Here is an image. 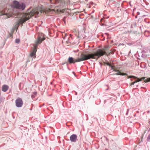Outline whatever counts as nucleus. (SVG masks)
<instances>
[{"instance_id":"obj_1","label":"nucleus","mask_w":150,"mask_h":150,"mask_svg":"<svg viewBox=\"0 0 150 150\" xmlns=\"http://www.w3.org/2000/svg\"><path fill=\"white\" fill-rule=\"evenodd\" d=\"M104 54L107 55L103 49H99L93 53H89L86 52L85 54H81L80 57L78 59H75L72 57H69L68 61L70 64H74L76 62H78L87 60L90 59H98L99 58Z\"/></svg>"},{"instance_id":"obj_2","label":"nucleus","mask_w":150,"mask_h":150,"mask_svg":"<svg viewBox=\"0 0 150 150\" xmlns=\"http://www.w3.org/2000/svg\"><path fill=\"white\" fill-rule=\"evenodd\" d=\"M27 13L20 14V16L21 18L18 21L19 24L22 25L24 22L34 15H35V17L36 18L39 13V10L37 8L33 9L31 11H30V9H29Z\"/></svg>"},{"instance_id":"obj_3","label":"nucleus","mask_w":150,"mask_h":150,"mask_svg":"<svg viewBox=\"0 0 150 150\" xmlns=\"http://www.w3.org/2000/svg\"><path fill=\"white\" fill-rule=\"evenodd\" d=\"M12 7L14 8L23 11L25 9L26 6L23 3L19 2L16 1H14L12 5Z\"/></svg>"},{"instance_id":"obj_4","label":"nucleus","mask_w":150,"mask_h":150,"mask_svg":"<svg viewBox=\"0 0 150 150\" xmlns=\"http://www.w3.org/2000/svg\"><path fill=\"white\" fill-rule=\"evenodd\" d=\"M45 38H43V35L41 34L38 35L37 40L36 41V44L33 45V52L36 53L37 50V47L38 44L41 43L42 41L45 39Z\"/></svg>"},{"instance_id":"obj_5","label":"nucleus","mask_w":150,"mask_h":150,"mask_svg":"<svg viewBox=\"0 0 150 150\" xmlns=\"http://www.w3.org/2000/svg\"><path fill=\"white\" fill-rule=\"evenodd\" d=\"M9 11V12H8V13H6L5 11L4 12L3 11H0V16L6 15L7 16V18H8L11 17L13 15H14L15 14H16V15H15V16H19L20 13H14V10L13 12L12 11L11 12H10L9 10L8 11Z\"/></svg>"},{"instance_id":"obj_6","label":"nucleus","mask_w":150,"mask_h":150,"mask_svg":"<svg viewBox=\"0 0 150 150\" xmlns=\"http://www.w3.org/2000/svg\"><path fill=\"white\" fill-rule=\"evenodd\" d=\"M54 8L55 6L54 5H48L47 6V7L44 10L41 11V13H42V12L46 13L55 12V11L53 9Z\"/></svg>"},{"instance_id":"obj_7","label":"nucleus","mask_w":150,"mask_h":150,"mask_svg":"<svg viewBox=\"0 0 150 150\" xmlns=\"http://www.w3.org/2000/svg\"><path fill=\"white\" fill-rule=\"evenodd\" d=\"M15 103L16 106L18 108L22 106L23 104L22 100L20 98L16 99L15 101Z\"/></svg>"},{"instance_id":"obj_8","label":"nucleus","mask_w":150,"mask_h":150,"mask_svg":"<svg viewBox=\"0 0 150 150\" xmlns=\"http://www.w3.org/2000/svg\"><path fill=\"white\" fill-rule=\"evenodd\" d=\"M132 77H133L134 79H137L136 81L133 82L134 83H137V82H138L139 81H141L143 80H144L146 78L145 77H142L140 79L137 78V77H135L134 76H128V78H130Z\"/></svg>"},{"instance_id":"obj_9","label":"nucleus","mask_w":150,"mask_h":150,"mask_svg":"<svg viewBox=\"0 0 150 150\" xmlns=\"http://www.w3.org/2000/svg\"><path fill=\"white\" fill-rule=\"evenodd\" d=\"M70 139L71 142H75L77 140V136L76 134H73L70 136Z\"/></svg>"},{"instance_id":"obj_10","label":"nucleus","mask_w":150,"mask_h":150,"mask_svg":"<svg viewBox=\"0 0 150 150\" xmlns=\"http://www.w3.org/2000/svg\"><path fill=\"white\" fill-rule=\"evenodd\" d=\"M67 43H70L73 44H75L76 43L75 41L74 40L73 38L71 36H70L68 38V41H67Z\"/></svg>"},{"instance_id":"obj_11","label":"nucleus","mask_w":150,"mask_h":150,"mask_svg":"<svg viewBox=\"0 0 150 150\" xmlns=\"http://www.w3.org/2000/svg\"><path fill=\"white\" fill-rule=\"evenodd\" d=\"M51 4H57L62 2V0H49Z\"/></svg>"},{"instance_id":"obj_12","label":"nucleus","mask_w":150,"mask_h":150,"mask_svg":"<svg viewBox=\"0 0 150 150\" xmlns=\"http://www.w3.org/2000/svg\"><path fill=\"white\" fill-rule=\"evenodd\" d=\"M9 88V86L6 85H4L2 86V90L4 92H6Z\"/></svg>"},{"instance_id":"obj_13","label":"nucleus","mask_w":150,"mask_h":150,"mask_svg":"<svg viewBox=\"0 0 150 150\" xmlns=\"http://www.w3.org/2000/svg\"><path fill=\"white\" fill-rule=\"evenodd\" d=\"M114 71L117 72V73H115V74L116 75H121V76H125V75H127V74L126 73L121 72L118 70H114Z\"/></svg>"},{"instance_id":"obj_14","label":"nucleus","mask_w":150,"mask_h":150,"mask_svg":"<svg viewBox=\"0 0 150 150\" xmlns=\"http://www.w3.org/2000/svg\"><path fill=\"white\" fill-rule=\"evenodd\" d=\"M95 5V4H94L93 2H91L89 4L87 5V7L88 8H90L92 6L93 7Z\"/></svg>"},{"instance_id":"obj_15","label":"nucleus","mask_w":150,"mask_h":150,"mask_svg":"<svg viewBox=\"0 0 150 150\" xmlns=\"http://www.w3.org/2000/svg\"><path fill=\"white\" fill-rule=\"evenodd\" d=\"M30 56L31 57H33V58L34 57V58H35L36 57L35 53L32 52L30 54Z\"/></svg>"},{"instance_id":"obj_16","label":"nucleus","mask_w":150,"mask_h":150,"mask_svg":"<svg viewBox=\"0 0 150 150\" xmlns=\"http://www.w3.org/2000/svg\"><path fill=\"white\" fill-rule=\"evenodd\" d=\"M146 140L147 141L150 142V134L147 137Z\"/></svg>"},{"instance_id":"obj_17","label":"nucleus","mask_w":150,"mask_h":150,"mask_svg":"<svg viewBox=\"0 0 150 150\" xmlns=\"http://www.w3.org/2000/svg\"><path fill=\"white\" fill-rule=\"evenodd\" d=\"M149 81H150V78L146 79L144 81V82H148Z\"/></svg>"},{"instance_id":"obj_18","label":"nucleus","mask_w":150,"mask_h":150,"mask_svg":"<svg viewBox=\"0 0 150 150\" xmlns=\"http://www.w3.org/2000/svg\"><path fill=\"white\" fill-rule=\"evenodd\" d=\"M20 42V40L19 39H16L15 40V42L17 43H18Z\"/></svg>"},{"instance_id":"obj_19","label":"nucleus","mask_w":150,"mask_h":150,"mask_svg":"<svg viewBox=\"0 0 150 150\" xmlns=\"http://www.w3.org/2000/svg\"><path fill=\"white\" fill-rule=\"evenodd\" d=\"M110 67H111V69L113 70V71H114V70H116L115 69H114V67L112 66L111 65V66H110Z\"/></svg>"},{"instance_id":"obj_20","label":"nucleus","mask_w":150,"mask_h":150,"mask_svg":"<svg viewBox=\"0 0 150 150\" xmlns=\"http://www.w3.org/2000/svg\"><path fill=\"white\" fill-rule=\"evenodd\" d=\"M105 64H106L107 65H108L109 67L111 66V64H110L108 62L106 63Z\"/></svg>"},{"instance_id":"obj_21","label":"nucleus","mask_w":150,"mask_h":150,"mask_svg":"<svg viewBox=\"0 0 150 150\" xmlns=\"http://www.w3.org/2000/svg\"><path fill=\"white\" fill-rule=\"evenodd\" d=\"M31 97L32 98V99H33L35 98V96L33 95H31Z\"/></svg>"},{"instance_id":"obj_22","label":"nucleus","mask_w":150,"mask_h":150,"mask_svg":"<svg viewBox=\"0 0 150 150\" xmlns=\"http://www.w3.org/2000/svg\"><path fill=\"white\" fill-rule=\"evenodd\" d=\"M149 33V31H146L145 32V34L146 35L147 33Z\"/></svg>"},{"instance_id":"obj_23","label":"nucleus","mask_w":150,"mask_h":150,"mask_svg":"<svg viewBox=\"0 0 150 150\" xmlns=\"http://www.w3.org/2000/svg\"><path fill=\"white\" fill-rule=\"evenodd\" d=\"M134 82H132V83H131L130 85H131V86H132V85H134Z\"/></svg>"},{"instance_id":"obj_24","label":"nucleus","mask_w":150,"mask_h":150,"mask_svg":"<svg viewBox=\"0 0 150 150\" xmlns=\"http://www.w3.org/2000/svg\"><path fill=\"white\" fill-rule=\"evenodd\" d=\"M129 109H128L127 110V112L126 114V115H127V114H128V112L129 111Z\"/></svg>"},{"instance_id":"obj_25","label":"nucleus","mask_w":150,"mask_h":150,"mask_svg":"<svg viewBox=\"0 0 150 150\" xmlns=\"http://www.w3.org/2000/svg\"><path fill=\"white\" fill-rule=\"evenodd\" d=\"M34 94L35 95H36V94H37V92H34Z\"/></svg>"},{"instance_id":"obj_26","label":"nucleus","mask_w":150,"mask_h":150,"mask_svg":"<svg viewBox=\"0 0 150 150\" xmlns=\"http://www.w3.org/2000/svg\"><path fill=\"white\" fill-rule=\"evenodd\" d=\"M44 105V104H43L42 105H41L40 106V107H41V106H43V105Z\"/></svg>"},{"instance_id":"obj_27","label":"nucleus","mask_w":150,"mask_h":150,"mask_svg":"<svg viewBox=\"0 0 150 150\" xmlns=\"http://www.w3.org/2000/svg\"><path fill=\"white\" fill-rule=\"evenodd\" d=\"M149 112H149V111H147V113H149Z\"/></svg>"},{"instance_id":"obj_28","label":"nucleus","mask_w":150,"mask_h":150,"mask_svg":"<svg viewBox=\"0 0 150 150\" xmlns=\"http://www.w3.org/2000/svg\"><path fill=\"white\" fill-rule=\"evenodd\" d=\"M76 95L77 94V93L76 92H75Z\"/></svg>"},{"instance_id":"obj_29","label":"nucleus","mask_w":150,"mask_h":150,"mask_svg":"<svg viewBox=\"0 0 150 150\" xmlns=\"http://www.w3.org/2000/svg\"><path fill=\"white\" fill-rule=\"evenodd\" d=\"M63 21H64V23H65V21H64V19H63Z\"/></svg>"},{"instance_id":"obj_30","label":"nucleus","mask_w":150,"mask_h":150,"mask_svg":"<svg viewBox=\"0 0 150 150\" xmlns=\"http://www.w3.org/2000/svg\"><path fill=\"white\" fill-rule=\"evenodd\" d=\"M131 80L132 81L133 80H132V79H131Z\"/></svg>"},{"instance_id":"obj_31","label":"nucleus","mask_w":150,"mask_h":150,"mask_svg":"<svg viewBox=\"0 0 150 150\" xmlns=\"http://www.w3.org/2000/svg\"><path fill=\"white\" fill-rule=\"evenodd\" d=\"M79 34L78 35V36H79ZM78 37H79V36H78Z\"/></svg>"}]
</instances>
